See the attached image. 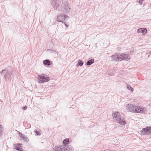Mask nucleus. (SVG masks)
I'll list each match as a JSON object with an SVG mask.
<instances>
[{
	"label": "nucleus",
	"instance_id": "1",
	"mask_svg": "<svg viewBox=\"0 0 151 151\" xmlns=\"http://www.w3.org/2000/svg\"><path fill=\"white\" fill-rule=\"evenodd\" d=\"M52 5L55 9L59 11L67 12L71 9V6L69 3L62 0H52Z\"/></svg>",
	"mask_w": 151,
	"mask_h": 151
},
{
	"label": "nucleus",
	"instance_id": "2",
	"mask_svg": "<svg viewBox=\"0 0 151 151\" xmlns=\"http://www.w3.org/2000/svg\"><path fill=\"white\" fill-rule=\"evenodd\" d=\"M126 108L128 111L135 113H142L146 111V109L144 107L133 104H128Z\"/></svg>",
	"mask_w": 151,
	"mask_h": 151
},
{
	"label": "nucleus",
	"instance_id": "3",
	"mask_svg": "<svg viewBox=\"0 0 151 151\" xmlns=\"http://www.w3.org/2000/svg\"><path fill=\"white\" fill-rule=\"evenodd\" d=\"M113 116L114 119L116 120L117 123H119L121 125H124L126 124V121L125 119H122L121 116L119 115V113L116 112L113 113Z\"/></svg>",
	"mask_w": 151,
	"mask_h": 151
},
{
	"label": "nucleus",
	"instance_id": "4",
	"mask_svg": "<svg viewBox=\"0 0 151 151\" xmlns=\"http://www.w3.org/2000/svg\"><path fill=\"white\" fill-rule=\"evenodd\" d=\"M13 71H8L6 69H4L2 70L1 72V75L4 77L6 80H11L12 77V75Z\"/></svg>",
	"mask_w": 151,
	"mask_h": 151
},
{
	"label": "nucleus",
	"instance_id": "5",
	"mask_svg": "<svg viewBox=\"0 0 151 151\" xmlns=\"http://www.w3.org/2000/svg\"><path fill=\"white\" fill-rule=\"evenodd\" d=\"M38 79L39 83H43L49 81L50 78L45 74H43L38 76Z\"/></svg>",
	"mask_w": 151,
	"mask_h": 151
},
{
	"label": "nucleus",
	"instance_id": "6",
	"mask_svg": "<svg viewBox=\"0 0 151 151\" xmlns=\"http://www.w3.org/2000/svg\"><path fill=\"white\" fill-rule=\"evenodd\" d=\"M121 54L118 53H115L112 55L111 57V59L115 61H118L121 60V58L122 57Z\"/></svg>",
	"mask_w": 151,
	"mask_h": 151
},
{
	"label": "nucleus",
	"instance_id": "7",
	"mask_svg": "<svg viewBox=\"0 0 151 151\" xmlns=\"http://www.w3.org/2000/svg\"><path fill=\"white\" fill-rule=\"evenodd\" d=\"M67 17H68V16L67 15L63 14L58 15L57 18V21L58 22L63 23V21L65 20V19Z\"/></svg>",
	"mask_w": 151,
	"mask_h": 151
},
{
	"label": "nucleus",
	"instance_id": "8",
	"mask_svg": "<svg viewBox=\"0 0 151 151\" xmlns=\"http://www.w3.org/2000/svg\"><path fill=\"white\" fill-rule=\"evenodd\" d=\"M141 134L143 135H147L151 133V130L148 128V127L146 128H143L141 131Z\"/></svg>",
	"mask_w": 151,
	"mask_h": 151
},
{
	"label": "nucleus",
	"instance_id": "9",
	"mask_svg": "<svg viewBox=\"0 0 151 151\" xmlns=\"http://www.w3.org/2000/svg\"><path fill=\"white\" fill-rule=\"evenodd\" d=\"M121 55H122V57L121 58V60H124L127 61L130 59V56L128 54L122 53L121 54Z\"/></svg>",
	"mask_w": 151,
	"mask_h": 151
},
{
	"label": "nucleus",
	"instance_id": "10",
	"mask_svg": "<svg viewBox=\"0 0 151 151\" xmlns=\"http://www.w3.org/2000/svg\"><path fill=\"white\" fill-rule=\"evenodd\" d=\"M138 33H142L143 35L145 34L147 32V29L146 28H140L137 31Z\"/></svg>",
	"mask_w": 151,
	"mask_h": 151
},
{
	"label": "nucleus",
	"instance_id": "11",
	"mask_svg": "<svg viewBox=\"0 0 151 151\" xmlns=\"http://www.w3.org/2000/svg\"><path fill=\"white\" fill-rule=\"evenodd\" d=\"M63 146L55 147L53 149V151H64Z\"/></svg>",
	"mask_w": 151,
	"mask_h": 151
},
{
	"label": "nucleus",
	"instance_id": "12",
	"mask_svg": "<svg viewBox=\"0 0 151 151\" xmlns=\"http://www.w3.org/2000/svg\"><path fill=\"white\" fill-rule=\"evenodd\" d=\"M22 144L18 143L14 145V149L19 151H23V149L20 147Z\"/></svg>",
	"mask_w": 151,
	"mask_h": 151
},
{
	"label": "nucleus",
	"instance_id": "13",
	"mask_svg": "<svg viewBox=\"0 0 151 151\" xmlns=\"http://www.w3.org/2000/svg\"><path fill=\"white\" fill-rule=\"evenodd\" d=\"M63 150L64 151H72V149L70 147L68 146L67 145H65V146L63 145Z\"/></svg>",
	"mask_w": 151,
	"mask_h": 151
},
{
	"label": "nucleus",
	"instance_id": "14",
	"mask_svg": "<svg viewBox=\"0 0 151 151\" xmlns=\"http://www.w3.org/2000/svg\"><path fill=\"white\" fill-rule=\"evenodd\" d=\"M19 134H21V135H20V137L22 138L25 141H26L27 142H28L29 141V139L28 137H27L26 135H25L24 134H22L21 133L19 132Z\"/></svg>",
	"mask_w": 151,
	"mask_h": 151
},
{
	"label": "nucleus",
	"instance_id": "15",
	"mask_svg": "<svg viewBox=\"0 0 151 151\" xmlns=\"http://www.w3.org/2000/svg\"><path fill=\"white\" fill-rule=\"evenodd\" d=\"M94 60L93 59H91L88 60L86 63L87 65H89L93 64L94 62Z\"/></svg>",
	"mask_w": 151,
	"mask_h": 151
},
{
	"label": "nucleus",
	"instance_id": "16",
	"mask_svg": "<svg viewBox=\"0 0 151 151\" xmlns=\"http://www.w3.org/2000/svg\"><path fill=\"white\" fill-rule=\"evenodd\" d=\"M43 63L44 65H50V60H45L43 61Z\"/></svg>",
	"mask_w": 151,
	"mask_h": 151
},
{
	"label": "nucleus",
	"instance_id": "17",
	"mask_svg": "<svg viewBox=\"0 0 151 151\" xmlns=\"http://www.w3.org/2000/svg\"><path fill=\"white\" fill-rule=\"evenodd\" d=\"M69 142V139H66L63 140V143L65 146V145H67L68 144Z\"/></svg>",
	"mask_w": 151,
	"mask_h": 151
},
{
	"label": "nucleus",
	"instance_id": "18",
	"mask_svg": "<svg viewBox=\"0 0 151 151\" xmlns=\"http://www.w3.org/2000/svg\"><path fill=\"white\" fill-rule=\"evenodd\" d=\"M83 64V62L81 60H79L77 65H78L82 66Z\"/></svg>",
	"mask_w": 151,
	"mask_h": 151
},
{
	"label": "nucleus",
	"instance_id": "19",
	"mask_svg": "<svg viewBox=\"0 0 151 151\" xmlns=\"http://www.w3.org/2000/svg\"><path fill=\"white\" fill-rule=\"evenodd\" d=\"M127 88L128 89L132 91H133L134 90V89L131 87L129 85H127Z\"/></svg>",
	"mask_w": 151,
	"mask_h": 151
},
{
	"label": "nucleus",
	"instance_id": "20",
	"mask_svg": "<svg viewBox=\"0 0 151 151\" xmlns=\"http://www.w3.org/2000/svg\"><path fill=\"white\" fill-rule=\"evenodd\" d=\"M3 130V128L2 126L0 125V137L2 136L3 134L2 131Z\"/></svg>",
	"mask_w": 151,
	"mask_h": 151
},
{
	"label": "nucleus",
	"instance_id": "21",
	"mask_svg": "<svg viewBox=\"0 0 151 151\" xmlns=\"http://www.w3.org/2000/svg\"><path fill=\"white\" fill-rule=\"evenodd\" d=\"M47 50L48 51L51 53H55V54H56L57 53L56 51L51 49H48Z\"/></svg>",
	"mask_w": 151,
	"mask_h": 151
},
{
	"label": "nucleus",
	"instance_id": "22",
	"mask_svg": "<svg viewBox=\"0 0 151 151\" xmlns=\"http://www.w3.org/2000/svg\"><path fill=\"white\" fill-rule=\"evenodd\" d=\"M143 1V0H139V4L140 5H141L142 4V1Z\"/></svg>",
	"mask_w": 151,
	"mask_h": 151
},
{
	"label": "nucleus",
	"instance_id": "23",
	"mask_svg": "<svg viewBox=\"0 0 151 151\" xmlns=\"http://www.w3.org/2000/svg\"><path fill=\"white\" fill-rule=\"evenodd\" d=\"M35 133L37 135H39L40 134L37 131H36Z\"/></svg>",
	"mask_w": 151,
	"mask_h": 151
},
{
	"label": "nucleus",
	"instance_id": "24",
	"mask_svg": "<svg viewBox=\"0 0 151 151\" xmlns=\"http://www.w3.org/2000/svg\"><path fill=\"white\" fill-rule=\"evenodd\" d=\"M22 108H23L24 110H26L27 109V106H25L22 107Z\"/></svg>",
	"mask_w": 151,
	"mask_h": 151
},
{
	"label": "nucleus",
	"instance_id": "25",
	"mask_svg": "<svg viewBox=\"0 0 151 151\" xmlns=\"http://www.w3.org/2000/svg\"><path fill=\"white\" fill-rule=\"evenodd\" d=\"M64 24H65V25L66 27H68V25L67 24H66L65 22L64 23Z\"/></svg>",
	"mask_w": 151,
	"mask_h": 151
},
{
	"label": "nucleus",
	"instance_id": "26",
	"mask_svg": "<svg viewBox=\"0 0 151 151\" xmlns=\"http://www.w3.org/2000/svg\"><path fill=\"white\" fill-rule=\"evenodd\" d=\"M148 128L150 129L151 130V126L150 127H148Z\"/></svg>",
	"mask_w": 151,
	"mask_h": 151
}]
</instances>
